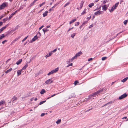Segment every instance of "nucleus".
I'll use <instances>...</instances> for the list:
<instances>
[{
    "mask_svg": "<svg viewBox=\"0 0 128 128\" xmlns=\"http://www.w3.org/2000/svg\"><path fill=\"white\" fill-rule=\"evenodd\" d=\"M93 94V93L92 94H90V95L88 96V98L86 99L85 100L86 101H87L88 100H90V99L91 100H92V99H94L96 98V96L97 95H96L95 96V97H93L92 96V95Z\"/></svg>",
    "mask_w": 128,
    "mask_h": 128,
    "instance_id": "obj_1",
    "label": "nucleus"
},
{
    "mask_svg": "<svg viewBox=\"0 0 128 128\" xmlns=\"http://www.w3.org/2000/svg\"><path fill=\"white\" fill-rule=\"evenodd\" d=\"M103 89L100 88V90H98L96 92L93 93V94L92 95V96L93 97H95V96L96 95H98L103 90Z\"/></svg>",
    "mask_w": 128,
    "mask_h": 128,
    "instance_id": "obj_2",
    "label": "nucleus"
},
{
    "mask_svg": "<svg viewBox=\"0 0 128 128\" xmlns=\"http://www.w3.org/2000/svg\"><path fill=\"white\" fill-rule=\"evenodd\" d=\"M7 3L4 2L0 6V8L2 10L4 9L7 6L6 5Z\"/></svg>",
    "mask_w": 128,
    "mask_h": 128,
    "instance_id": "obj_3",
    "label": "nucleus"
},
{
    "mask_svg": "<svg viewBox=\"0 0 128 128\" xmlns=\"http://www.w3.org/2000/svg\"><path fill=\"white\" fill-rule=\"evenodd\" d=\"M127 94L126 93L124 94H123L121 95L120 96H119L118 99L120 100H121L123 99L127 96Z\"/></svg>",
    "mask_w": 128,
    "mask_h": 128,
    "instance_id": "obj_4",
    "label": "nucleus"
},
{
    "mask_svg": "<svg viewBox=\"0 0 128 128\" xmlns=\"http://www.w3.org/2000/svg\"><path fill=\"white\" fill-rule=\"evenodd\" d=\"M38 36H37V35H36L34 37L32 38V40L30 41L31 42H33L35 41L36 40L38 39Z\"/></svg>",
    "mask_w": 128,
    "mask_h": 128,
    "instance_id": "obj_5",
    "label": "nucleus"
},
{
    "mask_svg": "<svg viewBox=\"0 0 128 128\" xmlns=\"http://www.w3.org/2000/svg\"><path fill=\"white\" fill-rule=\"evenodd\" d=\"M102 10L104 11H106L108 9V6H107L106 4H105L104 5L102 6Z\"/></svg>",
    "mask_w": 128,
    "mask_h": 128,
    "instance_id": "obj_6",
    "label": "nucleus"
},
{
    "mask_svg": "<svg viewBox=\"0 0 128 128\" xmlns=\"http://www.w3.org/2000/svg\"><path fill=\"white\" fill-rule=\"evenodd\" d=\"M8 26V24H6L5 26L3 27L0 29V33L4 29H5Z\"/></svg>",
    "mask_w": 128,
    "mask_h": 128,
    "instance_id": "obj_7",
    "label": "nucleus"
},
{
    "mask_svg": "<svg viewBox=\"0 0 128 128\" xmlns=\"http://www.w3.org/2000/svg\"><path fill=\"white\" fill-rule=\"evenodd\" d=\"M102 12V11H101L100 10L98 11L94 12V14L95 15L97 16L98 15H100V14H101V12Z\"/></svg>",
    "mask_w": 128,
    "mask_h": 128,
    "instance_id": "obj_8",
    "label": "nucleus"
},
{
    "mask_svg": "<svg viewBox=\"0 0 128 128\" xmlns=\"http://www.w3.org/2000/svg\"><path fill=\"white\" fill-rule=\"evenodd\" d=\"M16 13V12L15 11L14 12L12 13L10 15L8 18L9 20H10V19L12 17V16Z\"/></svg>",
    "mask_w": 128,
    "mask_h": 128,
    "instance_id": "obj_9",
    "label": "nucleus"
},
{
    "mask_svg": "<svg viewBox=\"0 0 128 128\" xmlns=\"http://www.w3.org/2000/svg\"><path fill=\"white\" fill-rule=\"evenodd\" d=\"M22 59H20L18 60L16 62V64L17 65H18L20 64L21 62H22Z\"/></svg>",
    "mask_w": 128,
    "mask_h": 128,
    "instance_id": "obj_10",
    "label": "nucleus"
},
{
    "mask_svg": "<svg viewBox=\"0 0 128 128\" xmlns=\"http://www.w3.org/2000/svg\"><path fill=\"white\" fill-rule=\"evenodd\" d=\"M77 58L74 56L73 57H72L71 59L69 60V61H67V63L68 64V63L70 62V61H72L73 60H74V59H76Z\"/></svg>",
    "mask_w": 128,
    "mask_h": 128,
    "instance_id": "obj_11",
    "label": "nucleus"
},
{
    "mask_svg": "<svg viewBox=\"0 0 128 128\" xmlns=\"http://www.w3.org/2000/svg\"><path fill=\"white\" fill-rule=\"evenodd\" d=\"M52 54V52H50L49 54H48L45 57L46 58H47V57L50 56Z\"/></svg>",
    "mask_w": 128,
    "mask_h": 128,
    "instance_id": "obj_12",
    "label": "nucleus"
},
{
    "mask_svg": "<svg viewBox=\"0 0 128 128\" xmlns=\"http://www.w3.org/2000/svg\"><path fill=\"white\" fill-rule=\"evenodd\" d=\"M28 66V64L26 63L25 65L22 68L21 70H25Z\"/></svg>",
    "mask_w": 128,
    "mask_h": 128,
    "instance_id": "obj_13",
    "label": "nucleus"
},
{
    "mask_svg": "<svg viewBox=\"0 0 128 128\" xmlns=\"http://www.w3.org/2000/svg\"><path fill=\"white\" fill-rule=\"evenodd\" d=\"M116 8L114 7V6H113L111 8L110 10L109 9V11L110 12H113Z\"/></svg>",
    "mask_w": 128,
    "mask_h": 128,
    "instance_id": "obj_14",
    "label": "nucleus"
},
{
    "mask_svg": "<svg viewBox=\"0 0 128 128\" xmlns=\"http://www.w3.org/2000/svg\"><path fill=\"white\" fill-rule=\"evenodd\" d=\"M12 99L13 100L12 101V104H13V103L14 102V100H17V98L15 96H14L12 98Z\"/></svg>",
    "mask_w": 128,
    "mask_h": 128,
    "instance_id": "obj_15",
    "label": "nucleus"
},
{
    "mask_svg": "<svg viewBox=\"0 0 128 128\" xmlns=\"http://www.w3.org/2000/svg\"><path fill=\"white\" fill-rule=\"evenodd\" d=\"M52 80V78L49 79L48 80H46L45 82V83L46 84H50V81L51 80Z\"/></svg>",
    "mask_w": 128,
    "mask_h": 128,
    "instance_id": "obj_16",
    "label": "nucleus"
},
{
    "mask_svg": "<svg viewBox=\"0 0 128 128\" xmlns=\"http://www.w3.org/2000/svg\"><path fill=\"white\" fill-rule=\"evenodd\" d=\"M48 12L47 11H46L43 14V16L44 17H45L46 16L48 15Z\"/></svg>",
    "mask_w": 128,
    "mask_h": 128,
    "instance_id": "obj_17",
    "label": "nucleus"
},
{
    "mask_svg": "<svg viewBox=\"0 0 128 128\" xmlns=\"http://www.w3.org/2000/svg\"><path fill=\"white\" fill-rule=\"evenodd\" d=\"M24 7L23 6H20V7L17 10H16V12H18L20 10H21Z\"/></svg>",
    "mask_w": 128,
    "mask_h": 128,
    "instance_id": "obj_18",
    "label": "nucleus"
},
{
    "mask_svg": "<svg viewBox=\"0 0 128 128\" xmlns=\"http://www.w3.org/2000/svg\"><path fill=\"white\" fill-rule=\"evenodd\" d=\"M128 79V77H127L123 79L122 80H121V81L123 82H125Z\"/></svg>",
    "mask_w": 128,
    "mask_h": 128,
    "instance_id": "obj_19",
    "label": "nucleus"
},
{
    "mask_svg": "<svg viewBox=\"0 0 128 128\" xmlns=\"http://www.w3.org/2000/svg\"><path fill=\"white\" fill-rule=\"evenodd\" d=\"M46 92V91L44 89H42L41 91L40 92V93L41 94H43L44 93Z\"/></svg>",
    "mask_w": 128,
    "mask_h": 128,
    "instance_id": "obj_20",
    "label": "nucleus"
},
{
    "mask_svg": "<svg viewBox=\"0 0 128 128\" xmlns=\"http://www.w3.org/2000/svg\"><path fill=\"white\" fill-rule=\"evenodd\" d=\"M5 36H6L4 34L0 35V40L4 38Z\"/></svg>",
    "mask_w": 128,
    "mask_h": 128,
    "instance_id": "obj_21",
    "label": "nucleus"
},
{
    "mask_svg": "<svg viewBox=\"0 0 128 128\" xmlns=\"http://www.w3.org/2000/svg\"><path fill=\"white\" fill-rule=\"evenodd\" d=\"M22 70H18L17 72V74H18V76H19L21 74V72H21V71Z\"/></svg>",
    "mask_w": 128,
    "mask_h": 128,
    "instance_id": "obj_22",
    "label": "nucleus"
},
{
    "mask_svg": "<svg viewBox=\"0 0 128 128\" xmlns=\"http://www.w3.org/2000/svg\"><path fill=\"white\" fill-rule=\"evenodd\" d=\"M42 30L44 34L46 32H47L49 30H48L46 29H45L44 28L42 29Z\"/></svg>",
    "mask_w": 128,
    "mask_h": 128,
    "instance_id": "obj_23",
    "label": "nucleus"
},
{
    "mask_svg": "<svg viewBox=\"0 0 128 128\" xmlns=\"http://www.w3.org/2000/svg\"><path fill=\"white\" fill-rule=\"evenodd\" d=\"M12 70V68H10L7 71H6L5 72V73L6 74H7L8 73L10 72Z\"/></svg>",
    "mask_w": 128,
    "mask_h": 128,
    "instance_id": "obj_24",
    "label": "nucleus"
},
{
    "mask_svg": "<svg viewBox=\"0 0 128 128\" xmlns=\"http://www.w3.org/2000/svg\"><path fill=\"white\" fill-rule=\"evenodd\" d=\"M76 18H75V19H73V20H72L70 22V24H71L72 23L74 22L75 21H76Z\"/></svg>",
    "mask_w": 128,
    "mask_h": 128,
    "instance_id": "obj_25",
    "label": "nucleus"
},
{
    "mask_svg": "<svg viewBox=\"0 0 128 128\" xmlns=\"http://www.w3.org/2000/svg\"><path fill=\"white\" fill-rule=\"evenodd\" d=\"M58 70V68H56L54 69V70H54V73L56 72H57Z\"/></svg>",
    "mask_w": 128,
    "mask_h": 128,
    "instance_id": "obj_26",
    "label": "nucleus"
},
{
    "mask_svg": "<svg viewBox=\"0 0 128 128\" xmlns=\"http://www.w3.org/2000/svg\"><path fill=\"white\" fill-rule=\"evenodd\" d=\"M54 73V70H52L51 72H49L48 74L47 75L49 76L50 74H53Z\"/></svg>",
    "mask_w": 128,
    "mask_h": 128,
    "instance_id": "obj_27",
    "label": "nucleus"
},
{
    "mask_svg": "<svg viewBox=\"0 0 128 128\" xmlns=\"http://www.w3.org/2000/svg\"><path fill=\"white\" fill-rule=\"evenodd\" d=\"M119 2H116V3L115 4V5L113 6H114V7H115L116 8L118 6V5L119 4Z\"/></svg>",
    "mask_w": 128,
    "mask_h": 128,
    "instance_id": "obj_28",
    "label": "nucleus"
},
{
    "mask_svg": "<svg viewBox=\"0 0 128 128\" xmlns=\"http://www.w3.org/2000/svg\"><path fill=\"white\" fill-rule=\"evenodd\" d=\"M94 5V4L93 3H92L88 5V6L90 8H91Z\"/></svg>",
    "mask_w": 128,
    "mask_h": 128,
    "instance_id": "obj_29",
    "label": "nucleus"
},
{
    "mask_svg": "<svg viewBox=\"0 0 128 128\" xmlns=\"http://www.w3.org/2000/svg\"><path fill=\"white\" fill-rule=\"evenodd\" d=\"M61 121V120L60 119H58L56 122L57 124H59L60 122Z\"/></svg>",
    "mask_w": 128,
    "mask_h": 128,
    "instance_id": "obj_30",
    "label": "nucleus"
},
{
    "mask_svg": "<svg viewBox=\"0 0 128 128\" xmlns=\"http://www.w3.org/2000/svg\"><path fill=\"white\" fill-rule=\"evenodd\" d=\"M82 52H81V51L79 52H78L76 54H78V56H80L82 54Z\"/></svg>",
    "mask_w": 128,
    "mask_h": 128,
    "instance_id": "obj_31",
    "label": "nucleus"
},
{
    "mask_svg": "<svg viewBox=\"0 0 128 128\" xmlns=\"http://www.w3.org/2000/svg\"><path fill=\"white\" fill-rule=\"evenodd\" d=\"M60 3V2H58L57 3H56V4H55L54 6H53L52 7V8H55L56 6L58 5V4Z\"/></svg>",
    "mask_w": 128,
    "mask_h": 128,
    "instance_id": "obj_32",
    "label": "nucleus"
},
{
    "mask_svg": "<svg viewBox=\"0 0 128 128\" xmlns=\"http://www.w3.org/2000/svg\"><path fill=\"white\" fill-rule=\"evenodd\" d=\"M46 102V100L40 102L39 104L40 105H41L42 104H44V103Z\"/></svg>",
    "mask_w": 128,
    "mask_h": 128,
    "instance_id": "obj_33",
    "label": "nucleus"
},
{
    "mask_svg": "<svg viewBox=\"0 0 128 128\" xmlns=\"http://www.w3.org/2000/svg\"><path fill=\"white\" fill-rule=\"evenodd\" d=\"M112 103V102H110L106 103V104H105L104 106H104L106 105H108L110 104H111Z\"/></svg>",
    "mask_w": 128,
    "mask_h": 128,
    "instance_id": "obj_34",
    "label": "nucleus"
},
{
    "mask_svg": "<svg viewBox=\"0 0 128 128\" xmlns=\"http://www.w3.org/2000/svg\"><path fill=\"white\" fill-rule=\"evenodd\" d=\"M86 9H85L84 11L82 12L81 13V15H83L84 14H85L86 13Z\"/></svg>",
    "mask_w": 128,
    "mask_h": 128,
    "instance_id": "obj_35",
    "label": "nucleus"
},
{
    "mask_svg": "<svg viewBox=\"0 0 128 128\" xmlns=\"http://www.w3.org/2000/svg\"><path fill=\"white\" fill-rule=\"evenodd\" d=\"M76 35V33H74L72 34L71 35V37L73 38L74 36Z\"/></svg>",
    "mask_w": 128,
    "mask_h": 128,
    "instance_id": "obj_36",
    "label": "nucleus"
},
{
    "mask_svg": "<svg viewBox=\"0 0 128 128\" xmlns=\"http://www.w3.org/2000/svg\"><path fill=\"white\" fill-rule=\"evenodd\" d=\"M78 83V80H76L74 81V84L75 85H76Z\"/></svg>",
    "mask_w": 128,
    "mask_h": 128,
    "instance_id": "obj_37",
    "label": "nucleus"
},
{
    "mask_svg": "<svg viewBox=\"0 0 128 128\" xmlns=\"http://www.w3.org/2000/svg\"><path fill=\"white\" fill-rule=\"evenodd\" d=\"M70 4V2H68L67 3L64 5V7H65L67 6L68 5Z\"/></svg>",
    "mask_w": 128,
    "mask_h": 128,
    "instance_id": "obj_38",
    "label": "nucleus"
},
{
    "mask_svg": "<svg viewBox=\"0 0 128 128\" xmlns=\"http://www.w3.org/2000/svg\"><path fill=\"white\" fill-rule=\"evenodd\" d=\"M107 58V57L106 56L102 58V60H105Z\"/></svg>",
    "mask_w": 128,
    "mask_h": 128,
    "instance_id": "obj_39",
    "label": "nucleus"
},
{
    "mask_svg": "<svg viewBox=\"0 0 128 128\" xmlns=\"http://www.w3.org/2000/svg\"><path fill=\"white\" fill-rule=\"evenodd\" d=\"M128 22V20H125L124 22V24L126 25L127 23Z\"/></svg>",
    "mask_w": 128,
    "mask_h": 128,
    "instance_id": "obj_40",
    "label": "nucleus"
},
{
    "mask_svg": "<svg viewBox=\"0 0 128 128\" xmlns=\"http://www.w3.org/2000/svg\"><path fill=\"white\" fill-rule=\"evenodd\" d=\"M28 37V36H27L26 37H25L22 41V42H24V41L25 40H26Z\"/></svg>",
    "mask_w": 128,
    "mask_h": 128,
    "instance_id": "obj_41",
    "label": "nucleus"
},
{
    "mask_svg": "<svg viewBox=\"0 0 128 128\" xmlns=\"http://www.w3.org/2000/svg\"><path fill=\"white\" fill-rule=\"evenodd\" d=\"M88 22V21H84L82 23V25H84V24H87Z\"/></svg>",
    "mask_w": 128,
    "mask_h": 128,
    "instance_id": "obj_42",
    "label": "nucleus"
},
{
    "mask_svg": "<svg viewBox=\"0 0 128 128\" xmlns=\"http://www.w3.org/2000/svg\"><path fill=\"white\" fill-rule=\"evenodd\" d=\"M34 3L32 2V3H31V4L30 5V7L33 6L34 4Z\"/></svg>",
    "mask_w": 128,
    "mask_h": 128,
    "instance_id": "obj_43",
    "label": "nucleus"
},
{
    "mask_svg": "<svg viewBox=\"0 0 128 128\" xmlns=\"http://www.w3.org/2000/svg\"><path fill=\"white\" fill-rule=\"evenodd\" d=\"M37 35V36L38 35V38L40 37L41 36V34L40 32H38Z\"/></svg>",
    "mask_w": 128,
    "mask_h": 128,
    "instance_id": "obj_44",
    "label": "nucleus"
},
{
    "mask_svg": "<svg viewBox=\"0 0 128 128\" xmlns=\"http://www.w3.org/2000/svg\"><path fill=\"white\" fill-rule=\"evenodd\" d=\"M57 50V48H55L54 50L53 51H51V52H52H52H56Z\"/></svg>",
    "mask_w": 128,
    "mask_h": 128,
    "instance_id": "obj_45",
    "label": "nucleus"
},
{
    "mask_svg": "<svg viewBox=\"0 0 128 128\" xmlns=\"http://www.w3.org/2000/svg\"><path fill=\"white\" fill-rule=\"evenodd\" d=\"M4 101L3 100L2 101V100L0 102V105H1L2 104H3L4 103Z\"/></svg>",
    "mask_w": 128,
    "mask_h": 128,
    "instance_id": "obj_46",
    "label": "nucleus"
},
{
    "mask_svg": "<svg viewBox=\"0 0 128 128\" xmlns=\"http://www.w3.org/2000/svg\"><path fill=\"white\" fill-rule=\"evenodd\" d=\"M72 97L73 98L74 97L76 96L75 95V94L74 93H72V94L71 95Z\"/></svg>",
    "mask_w": 128,
    "mask_h": 128,
    "instance_id": "obj_47",
    "label": "nucleus"
},
{
    "mask_svg": "<svg viewBox=\"0 0 128 128\" xmlns=\"http://www.w3.org/2000/svg\"><path fill=\"white\" fill-rule=\"evenodd\" d=\"M8 20V18H4L3 19V21H4V22L6 21H7Z\"/></svg>",
    "mask_w": 128,
    "mask_h": 128,
    "instance_id": "obj_48",
    "label": "nucleus"
},
{
    "mask_svg": "<svg viewBox=\"0 0 128 128\" xmlns=\"http://www.w3.org/2000/svg\"><path fill=\"white\" fill-rule=\"evenodd\" d=\"M45 2H43L42 4H40L39 5V6H40V7L42 6L44 4H45Z\"/></svg>",
    "mask_w": 128,
    "mask_h": 128,
    "instance_id": "obj_49",
    "label": "nucleus"
},
{
    "mask_svg": "<svg viewBox=\"0 0 128 128\" xmlns=\"http://www.w3.org/2000/svg\"><path fill=\"white\" fill-rule=\"evenodd\" d=\"M7 41L6 40H4L2 42V44H4L5 42H7Z\"/></svg>",
    "mask_w": 128,
    "mask_h": 128,
    "instance_id": "obj_50",
    "label": "nucleus"
},
{
    "mask_svg": "<svg viewBox=\"0 0 128 128\" xmlns=\"http://www.w3.org/2000/svg\"><path fill=\"white\" fill-rule=\"evenodd\" d=\"M107 1V0H104L103 3L104 4H105L106 3Z\"/></svg>",
    "mask_w": 128,
    "mask_h": 128,
    "instance_id": "obj_51",
    "label": "nucleus"
},
{
    "mask_svg": "<svg viewBox=\"0 0 128 128\" xmlns=\"http://www.w3.org/2000/svg\"><path fill=\"white\" fill-rule=\"evenodd\" d=\"M80 4V9H81L82 8V7L83 5L82 4Z\"/></svg>",
    "mask_w": 128,
    "mask_h": 128,
    "instance_id": "obj_52",
    "label": "nucleus"
},
{
    "mask_svg": "<svg viewBox=\"0 0 128 128\" xmlns=\"http://www.w3.org/2000/svg\"><path fill=\"white\" fill-rule=\"evenodd\" d=\"M77 24H75V26H78L79 24L80 23L79 22H76Z\"/></svg>",
    "mask_w": 128,
    "mask_h": 128,
    "instance_id": "obj_53",
    "label": "nucleus"
},
{
    "mask_svg": "<svg viewBox=\"0 0 128 128\" xmlns=\"http://www.w3.org/2000/svg\"><path fill=\"white\" fill-rule=\"evenodd\" d=\"M53 8H52H52H50V9H49V12H50L52 10H53V9H52Z\"/></svg>",
    "mask_w": 128,
    "mask_h": 128,
    "instance_id": "obj_54",
    "label": "nucleus"
},
{
    "mask_svg": "<svg viewBox=\"0 0 128 128\" xmlns=\"http://www.w3.org/2000/svg\"><path fill=\"white\" fill-rule=\"evenodd\" d=\"M101 6H100V7H99L98 8H97V9H96L94 10V11H95V10H98H98H100V8L101 7Z\"/></svg>",
    "mask_w": 128,
    "mask_h": 128,
    "instance_id": "obj_55",
    "label": "nucleus"
},
{
    "mask_svg": "<svg viewBox=\"0 0 128 128\" xmlns=\"http://www.w3.org/2000/svg\"><path fill=\"white\" fill-rule=\"evenodd\" d=\"M93 58H89L88 60V61H90L91 60H92Z\"/></svg>",
    "mask_w": 128,
    "mask_h": 128,
    "instance_id": "obj_56",
    "label": "nucleus"
},
{
    "mask_svg": "<svg viewBox=\"0 0 128 128\" xmlns=\"http://www.w3.org/2000/svg\"><path fill=\"white\" fill-rule=\"evenodd\" d=\"M44 25L42 26L41 27H40L39 28V30H41L42 28L44 27Z\"/></svg>",
    "mask_w": 128,
    "mask_h": 128,
    "instance_id": "obj_57",
    "label": "nucleus"
},
{
    "mask_svg": "<svg viewBox=\"0 0 128 128\" xmlns=\"http://www.w3.org/2000/svg\"><path fill=\"white\" fill-rule=\"evenodd\" d=\"M45 114L44 113H42L40 115V116H44L45 115Z\"/></svg>",
    "mask_w": 128,
    "mask_h": 128,
    "instance_id": "obj_58",
    "label": "nucleus"
},
{
    "mask_svg": "<svg viewBox=\"0 0 128 128\" xmlns=\"http://www.w3.org/2000/svg\"><path fill=\"white\" fill-rule=\"evenodd\" d=\"M116 37V36H114V37H112V38L111 39L109 40L108 41H108H109L110 40H112L113 39H114V38H115Z\"/></svg>",
    "mask_w": 128,
    "mask_h": 128,
    "instance_id": "obj_59",
    "label": "nucleus"
},
{
    "mask_svg": "<svg viewBox=\"0 0 128 128\" xmlns=\"http://www.w3.org/2000/svg\"><path fill=\"white\" fill-rule=\"evenodd\" d=\"M84 1L82 0L81 1V2L80 4L83 5V4H84Z\"/></svg>",
    "mask_w": 128,
    "mask_h": 128,
    "instance_id": "obj_60",
    "label": "nucleus"
},
{
    "mask_svg": "<svg viewBox=\"0 0 128 128\" xmlns=\"http://www.w3.org/2000/svg\"><path fill=\"white\" fill-rule=\"evenodd\" d=\"M91 16H90L89 17H87V19H88V20H89L91 18Z\"/></svg>",
    "mask_w": 128,
    "mask_h": 128,
    "instance_id": "obj_61",
    "label": "nucleus"
},
{
    "mask_svg": "<svg viewBox=\"0 0 128 128\" xmlns=\"http://www.w3.org/2000/svg\"><path fill=\"white\" fill-rule=\"evenodd\" d=\"M53 94V95H52V96H51V97H53L54 96H55L56 95V94Z\"/></svg>",
    "mask_w": 128,
    "mask_h": 128,
    "instance_id": "obj_62",
    "label": "nucleus"
},
{
    "mask_svg": "<svg viewBox=\"0 0 128 128\" xmlns=\"http://www.w3.org/2000/svg\"><path fill=\"white\" fill-rule=\"evenodd\" d=\"M3 24V22H0V26H1Z\"/></svg>",
    "mask_w": 128,
    "mask_h": 128,
    "instance_id": "obj_63",
    "label": "nucleus"
},
{
    "mask_svg": "<svg viewBox=\"0 0 128 128\" xmlns=\"http://www.w3.org/2000/svg\"><path fill=\"white\" fill-rule=\"evenodd\" d=\"M4 17V16L2 15L0 16V19H2Z\"/></svg>",
    "mask_w": 128,
    "mask_h": 128,
    "instance_id": "obj_64",
    "label": "nucleus"
}]
</instances>
